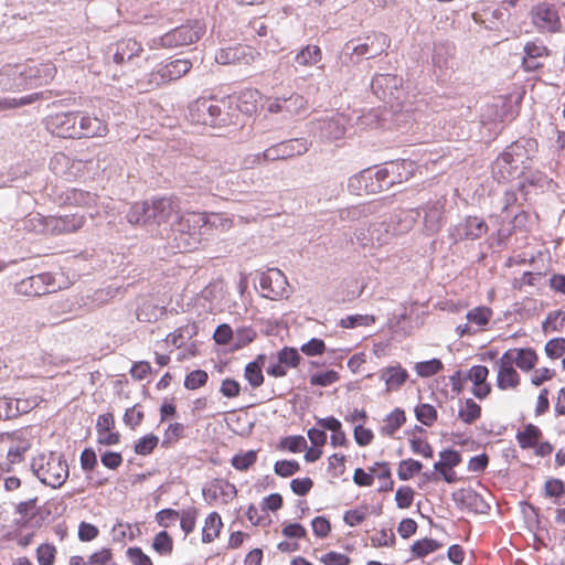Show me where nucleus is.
Segmentation results:
<instances>
[{
    "instance_id": "54",
    "label": "nucleus",
    "mask_w": 565,
    "mask_h": 565,
    "mask_svg": "<svg viewBox=\"0 0 565 565\" xmlns=\"http://www.w3.org/2000/svg\"><path fill=\"white\" fill-rule=\"evenodd\" d=\"M300 359L301 356L297 349L290 347L282 348L277 354V360H279L280 364H284L286 367L298 366Z\"/></svg>"
},
{
    "instance_id": "53",
    "label": "nucleus",
    "mask_w": 565,
    "mask_h": 565,
    "mask_svg": "<svg viewBox=\"0 0 565 565\" xmlns=\"http://www.w3.org/2000/svg\"><path fill=\"white\" fill-rule=\"evenodd\" d=\"M375 322L374 316L371 315H351L341 319L340 326L345 329L355 328L359 326H371Z\"/></svg>"
},
{
    "instance_id": "32",
    "label": "nucleus",
    "mask_w": 565,
    "mask_h": 565,
    "mask_svg": "<svg viewBox=\"0 0 565 565\" xmlns=\"http://www.w3.org/2000/svg\"><path fill=\"white\" fill-rule=\"evenodd\" d=\"M504 353H511L510 362L525 372L532 370L537 362V354L531 348L510 349Z\"/></svg>"
},
{
    "instance_id": "21",
    "label": "nucleus",
    "mask_w": 565,
    "mask_h": 565,
    "mask_svg": "<svg viewBox=\"0 0 565 565\" xmlns=\"http://www.w3.org/2000/svg\"><path fill=\"white\" fill-rule=\"evenodd\" d=\"M424 213V232L426 235L437 234L445 224L444 203L440 200L427 202L424 206L418 207Z\"/></svg>"
},
{
    "instance_id": "61",
    "label": "nucleus",
    "mask_w": 565,
    "mask_h": 565,
    "mask_svg": "<svg viewBox=\"0 0 565 565\" xmlns=\"http://www.w3.org/2000/svg\"><path fill=\"white\" fill-rule=\"evenodd\" d=\"M339 380L338 372L329 370L321 373L312 374L310 377V384L313 386H329Z\"/></svg>"
},
{
    "instance_id": "41",
    "label": "nucleus",
    "mask_w": 565,
    "mask_h": 565,
    "mask_svg": "<svg viewBox=\"0 0 565 565\" xmlns=\"http://www.w3.org/2000/svg\"><path fill=\"white\" fill-rule=\"evenodd\" d=\"M565 492V483L557 478H550L545 481L543 488L544 497L552 499L553 503L559 504Z\"/></svg>"
},
{
    "instance_id": "33",
    "label": "nucleus",
    "mask_w": 565,
    "mask_h": 565,
    "mask_svg": "<svg viewBox=\"0 0 565 565\" xmlns=\"http://www.w3.org/2000/svg\"><path fill=\"white\" fill-rule=\"evenodd\" d=\"M98 196L95 193L81 189H67L63 193V202L68 205L90 207L97 203Z\"/></svg>"
},
{
    "instance_id": "1",
    "label": "nucleus",
    "mask_w": 565,
    "mask_h": 565,
    "mask_svg": "<svg viewBox=\"0 0 565 565\" xmlns=\"http://www.w3.org/2000/svg\"><path fill=\"white\" fill-rule=\"evenodd\" d=\"M256 105L249 104L243 109L232 98H199L189 107L191 121L211 127L237 125L239 111L250 113Z\"/></svg>"
},
{
    "instance_id": "27",
    "label": "nucleus",
    "mask_w": 565,
    "mask_h": 565,
    "mask_svg": "<svg viewBox=\"0 0 565 565\" xmlns=\"http://www.w3.org/2000/svg\"><path fill=\"white\" fill-rule=\"evenodd\" d=\"M524 168L514 163L503 152L492 163V175L498 182H508L516 179L524 172Z\"/></svg>"
},
{
    "instance_id": "16",
    "label": "nucleus",
    "mask_w": 565,
    "mask_h": 565,
    "mask_svg": "<svg viewBox=\"0 0 565 565\" xmlns=\"http://www.w3.org/2000/svg\"><path fill=\"white\" fill-rule=\"evenodd\" d=\"M309 150L308 141L303 138L285 140L275 143L264 150L265 160H287L295 156H301Z\"/></svg>"
},
{
    "instance_id": "9",
    "label": "nucleus",
    "mask_w": 565,
    "mask_h": 565,
    "mask_svg": "<svg viewBox=\"0 0 565 565\" xmlns=\"http://www.w3.org/2000/svg\"><path fill=\"white\" fill-rule=\"evenodd\" d=\"M55 290V278L51 273L30 276L14 286L15 294L28 297H40Z\"/></svg>"
},
{
    "instance_id": "43",
    "label": "nucleus",
    "mask_w": 565,
    "mask_h": 565,
    "mask_svg": "<svg viewBox=\"0 0 565 565\" xmlns=\"http://www.w3.org/2000/svg\"><path fill=\"white\" fill-rule=\"evenodd\" d=\"M480 416L481 407L472 398L466 399L463 407L458 412V417L468 425L473 424Z\"/></svg>"
},
{
    "instance_id": "4",
    "label": "nucleus",
    "mask_w": 565,
    "mask_h": 565,
    "mask_svg": "<svg viewBox=\"0 0 565 565\" xmlns=\"http://www.w3.org/2000/svg\"><path fill=\"white\" fill-rule=\"evenodd\" d=\"M209 225V217L201 212L180 214L171 227L177 233L174 239L180 252H191L198 248L202 239V230Z\"/></svg>"
},
{
    "instance_id": "28",
    "label": "nucleus",
    "mask_w": 565,
    "mask_h": 565,
    "mask_svg": "<svg viewBox=\"0 0 565 565\" xmlns=\"http://www.w3.org/2000/svg\"><path fill=\"white\" fill-rule=\"evenodd\" d=\"M510 360L511 353H503L498 361L497 385L500 390L515 388L520 383V376Z\"/></svg>"
},
{
    "instance_id": "24",
    "label": "nucleus",
    "mask_w": 565,
    "mask_h": 565,
    "mask_svg": "<svg viewBox=\"0 0 565 565\" xmlns=\"http://www.w3.org/2000/svg\"><path fill=\"white\" fill-rule=\"evenodd\" d=\"M55 75L56 67L51 62L25 65L28 89L50 84Z\"/></svg>"
},
{
    "instance_id": "59",
    "label": "nucleus",
    "mask_w": 565,
    "mask_h": 565,
    "mask_svg": "<svg viewBox=\"0 0 565 565\" xmlns=\"http://www.w3.org/2000/svg\"><path fill=\"white\" fill-rule=\"evenodd\" d=\"M300 470V465L296 460H278L275 462L274 471L282 478L290 477Z\"/></svg>"
},
{
    "instance_id": "30",
    "label": "nucleus",
    "mask_w": 565,
    "mask_h": 565,
    "mask_svg": "<svg viewBox=\"0 0 565 565\" xmlns=\"http://www.w3.org/2000/svg\"><path fill=\"white\" fill-rule=\"evenodd\" d=\"M109 51L113 52V61L116 64H124L138 56L142 52V46L134 39H124L118 41L115 47H110Z\"/></svg>"
},
{
    "instance_id": "31",
    "label": "nucleus",
    "mask_w": 565,
    "mask_h": 565,
    "mask_svg": "<svg viewBox=\"0 0 565 565\" xmlns=\"http://www.w3.org/2000/svg\"><path fill=\"white\" fill-rule=\"evenodd\" d=\"M380 379L385 382L387 391H397L408 379V372L401 364L384 367Z\"/></svg>"
},
{
    "instance_id": "13",
    "label": "nucleus",
    "mask_w": 565,
    "mask_h": 565,
    "mask_svg": "<svg viewBox=\"0 0 565 565\" xmlns=\"http://www.w3.org/2000/svg\"><path fill=\"white\" fill-rule=\"evenodd\" d=\"M152 224L172 223L180 215V200L177 196L158 198L149 202Z\"/></svg>"
},
{
    "instance_id": "45",
    "label": "nucleus",
    "mask_w": 565,
    "mask_h": 565,
    "mask_svg": "<svg viewBox=\"0 0 565 565\" xmlns=\"http://www.w3.org/2000/svg\"><path fill=\"white\" fill-rule=\"evenodd\" d=\"M256 338V331L252 327H241L234 331L233 349L239 350L248 345Z\"/></svg>"
},
{
    "instance_id": "64",
    "label": "nucleus",
    "mask_w": 565,
    "mask_h": 565,
    "mask_svg": "<svg viewBox=\"0 0 565 565\" xmlns=\"http://www.w3.org/2000/svg\"><path fill=\"white\" fill-rule=\"evenodd\" d=\"M565 352V338H554L545 344V353L551 359H558Z\"/></svg>"
},
{
    "instance_id": "51",
    "label": "nucleus",
    "mask_w": 565,
    "mask_h": 565,
    "mask_svg": "<svg viewBox=\"0 0 565 565\" xmlns=\"http://www.w3.org/2000/svg\"><path fill=\"white\" fill-rule=\"evenodd\" d=\"M152 547L159 554L168 555L172 552L173 541L168 532L161 531L154 536Z\"/></svg>"
},
{
    "instance_id": "22",
    "label": "nucleus",
    "mask_w": 565,
    "mask_h": 565,
    "mask_svg": "<svg viewBox=\"0 0 565 565\" xmlns=\"http://www.w3.org/2000/svg\"><path fill=\"white\" fill-rule=\"evenodd\" d=\"M523 52L522 68L525 72H534L543 67L540 58L547 57L551 54L550 49L540 39L526 42Z\"/></svg>"
},
{
    "instance_id": "38",
    "label": "nucleus",
    "mask_w": 565,
    "mask_h": 565,
    "mask_svg": "<svg viewBox=\"0 0 565 565\" xmlns=\"http://www.w3.org/2000/svg\"><path fill=\"white\" fill-rule=\"evenodd\" d=\"M322 56L318 45H307L302 47L295 56V62L301 66H311L320 62Z\"/></svg>"
},
{
    "instance_id": "6",
    "label": "nucleus",
    "mask_w": 565,
    "mask_h": 565,
    "mask_svg": "<svg viewBox=\"0 0 565 565\" xmlns=\"http://www.w3.org/2000/svg\"><path fill=\"white\" fill-rule=\"evenodd\" d=\"M532 24L540 33H557L562 29V22L554 4L540 2L530 11Z\"/></svg>"
},
{
    "instance_id": "5",
    "label": "nucleus",
    "mask_w": 565,
    "mask_h": 565,
    "mask_svg": "<svg viewBox=\"0 0 565 565\" xmlns=\"http://www.w3.org/2000/svg\"><path fill=\"white\" fill-rule=\"evenodd\" d=\"M205 33V24L200 20H193L186 24L177 26L151 41L152 49H179L196 43Z\"/></svg>"
},
{
    "instance_id": "62",
    "label": "nucleus",
    "mask_w": 565,
    "mask_h": 565,
    "mask_svg": "<svg viewBox=\"0 0 565 565\" xmlns=\"http://www.w3.org/2000/svg\"><path fill=\"white\" fill-rule=\"evenodd\" d=\"M414 490L411 487H399L395 493L396 505L399 509H407L412 505L414 500Z\"/></svg>"
},
{
    "instance_id": "23",
    "label": "nucleus",
    "mask_w": 565,
    "mask_h": 565,
    "mask_svg": "<svg viewBox=\"0 0 565 565\" xmlns=\"http://www.w3.org/2000/svg\"><path fill=\"white\" fill-rule=\"evenodd\" d=\"M0 87L2 90L28 89L25 65H4L0 70Z\"/></svg>"
},
{
    "instance_id": "2",
    "label": "nucleus",
    "mask_w": 565,
    "mask_h": 565,
    "mask_svg": "<svg viewBox=\"0 0 565 565\" xmlns=\"http://www.w3.org/2000/svg\"><path fill=\"white\" fill-rule=\"evenodd\" d=\"M391 45L388 36L382 32H370L347 41L339 56V72L350 73L351 67L360 64L364 58L380 56Z\"/></svg>"
},
{
    "instance_id": "29",
    "label": "nucleus",
    "mask_w": 565,
    "mask_h": 565,
    "mask_svg": "<svg viewBox=\"0 0 565 565\" xmlns=\"http://www.w3.org/2000/svg\"><path fill=\"white\" fill-rule=\"evenodd\" d=\"M202 493L204 500L209 504H212L220 497H222L223 501L226 503L228 500L236 495L237 490L235 486L228 481H224L223 479H214L210 486L203 488Z\"/></svg>"
},
{
    "instance_id": "55",
    "label": "nucleus",
    "mask_w": 565,
    "mask_h": 565,
    "mask_svg": "<svg viewBox=\"0 0 565 565\" xmlns=\"http://www.w3.org/2000/svg\"><path fill=\"white\" fill-rule=\"evenodd\" d=\"M12 470L10 463H0V480H3L6 491H14L21 486V480L18 477L10 476Z\"/></svg>"
},
{
    "instance_id": "47",
    "label": "nucleus",
    "mask_w": 565,
    "mask_h": 565,
    "mask_svg": "<svg viewBox=\"0 0 565 565\" xmlns=\"http://www.w3.org/2000/svg\"><path fill=\"white\" fill-rule=\"evenodd\" d=\"M257 461V451L248 450L246 452H239L233 456L231 463L239 471H246Z\"/></svg>"
},
{
    "instance_id": "34",
    "label": "nucleus",
    "mask_w": 565,
    "mask_h": 565,
    "mask_svg": "<svg viewBox=\"0 0 565 565\" xmlns=\"http://www.w3.org/2000/svg\"><path fill=\"white\" fill-rule=\"evenodd\" d=\"M369 232L371 233L372 247L382 246L393 237L388 221H377L370 224Z\"/></svg>"
},
{
    "instance_id": "15",
    "label": "nucleus",
    "mask_w": 565,
    "mask_h": 565,
    "mask_svg": "<svg viewBox=\"0 0 565 565\" xmlns=\"http://www.w3.org/2000/svg\"><path fill=\"white\" fill-rule=\"evenodd\" d=\"M402 78L393 74H376L371 81L372 92L382 100L401 99Z\"/></svg>"
},
{
    "instance_id": "40",
    "label": "nucleus",
    "mask_w": 565,
    "mask_h": 565,
    "mask_svg": "<svg viewBox=\"0 0 565 565\" xmlns=\"http://www.w3.org/2000/svg\"><path fill=\"white\" fill-rule=\"evenodd\" d=\"M222 527V520L217 512H212L205 519L202 531V542L211 543L218 534Z\"/></svg>"
},
{
    "instance_id": "12",
    "label": "nucleus",
    "mask_w": 565,
    "mask_h": 565,
    "mask_svg": "<svg viewBox=\"0 0 565 565\" xmlns=\"http://www.w3.org/2000/svg\"><path fill=\"white\" fill-rule=\"evenodd\" d=\"M382 179L379 175V169H364L352 175L348 181V189L356 195L374 194L384 191Z\"/></svg>"
},
{
    "instance_id": "58",
    "label": "nucleus",
    "mask_w": 565,
    "mask_h": 565,
    "mask_svg": "<svg viewBox=\"0 0 565 565\" xmlns=\"http://www.w3.org/2000/svg\"><path fill=\"white\" fill-rule=\"evenodd\" d=\"M492 316V310L488 307H477L467 313V319L477 326H486Z\"/></svg>"
},
{
    "instance_id": "7",
    "label": "nucleus",
    "mask_w": 565,
    "mask_h": 565,
    "mask_svg": "<svg viewBox=\"0 0 565 565\" xmlns=\"http://www.w3.org/2000/svg\"><path fill=\"white\" fill-rule=\"evenodd\" d=\"M416 164L412 160H396L384 164L379 168V175L382 179V186L388 190L394 184H399L407 181L414 173Z\"/></svg>"
},
{
    "instance_id": "50",
    "label": "nucleus",
    "mask_w": 565,
    "mask_h": 565,
    "mask_svg": "<svg viewBox=\"0 0 565 565\" xmlns=\"http://www.w3.org/2000/svg\"><path fill=\"white\" fill-rule=\"evenodd\" d=\"M36 561L39 565H54L56 547L50 543H43L36 548Z\"/></svg>"
},
{
    "instance_id": "63",
    "label": "nucleus",
    "mask_w": 565,
    "mask_h": 565,
    "mask_svg": "<svg viewBox=\"0 0 565 565\" xmlns=\"http://www.w3.org/2000/svg\"><path fill=\"white\" fill-rule=\"evenodd\" d=\"M71 159L65 153L58 152L50 161L51 170L57 175H64L70 167Z\"/></svg>"
},
{
    "instance_id": "20",
    "label": "nucleus",
    "mask_w": 565,
    "mask_h": 565,
    "mask_svg": "<svg viewBox=\"0 0 565 565\" xmlns=\"http://www.w3.org/2000/svg\"><path fill=\"white\" fill-rule=\"evenodd\" d=\"M488 231L487 223L477 216H467L460 223H458L452 232V238L457 241L463 239H478Z\"/></svg>"
},
{
    "instance_id": "35",
    "label": "nucleus",
    "mask_w": 565,
    "mask_h": 565,
    "mask_svg": "<svg viewBox=\"0 0 565 565\" xmlns=\"http://www.w3.org/2000/svg\"><path fill=\"white\" fill-rule=\"evenodd\" d=\"M127 220L130 224H152L149 202L135 203L127 213Z\"/></svg>"
},
{
    "instance_id": "8",
    "label": "nucleus",
    "mask_w": 565,
    "mask_h": 565,
    "mask_svg": "<svg viewBox=\"0 0 565 565\" xmlns=\"http://www.w3.org/2000/svg\"><path fill=\"white\" fill-rule=\"evenodd\" d=\"M192 68V62L188 58H178L166 64H160L149 74V84L160 86L177 81L188 74Z\"/></svg>"
},
{
    "instance_id": "19",
    "label": "nucleus",
    "mask_w": 565,
    "mask_h": 565,
    "mask_svg": "<svg viewBox=\"0 0 565 565\" xmlns=\"http://www.w3.org/2000/svg\"><path fill=\"white\" fill-rule=\"evenodd\" d=\"M77 117L78 111L61 113L50 116L46 121L47 128L53 135L60 138H77Z\"/></svg>"
},
{
    "instance_id": "49",
    "label": "nucleus",
    "mask_w": 565,
    "mask_h": 565,
    "mask_svg": "<svg viewBox=\"0 0 565 565\" xmlns=\"http://www.w3.org/2000/svg\"><path fill=\"white\" fill-rule=\"evenodd\" d=\"M451 47L444 44H436L434 47L433 63L439 70L449 67V60L451 58Z\"/></svg>"
},
{
    "instance_id": "37",
    "label": "nucleus",
    "mask_w": 565,
    "mask_h": 565,
    "mask_svg": "<svg viewBox=\"0 0 565 565\" xmlns=\"http://www.w3.org/2000/svg\"><path fill=\"white\" fill-rule=\"evenodd\" d=\"M264 360V355H258L255 361L249 362L245 366L244 376L254 388L259 387L264 383V375L262 371Z\"/></svg>"
},
{
    "instance_id": "10",
    "label": "nucleus",
    "mask_w": 565,
    "mask_h": 565,
    "mask_svg": "<svg viewBox=\"0 0 565 565\" xmlns=\"http://www.w3.org/2000/svg\"><path fill=\"white\" fill-rule=\"evenodd\" d=\"M260 57V53L248 45H233L220 49L215 61L222 65H249Z\"/></svg>"
},
{
    "instance_id": "46",
    "label": "nucleus",
    "mask_w": 565,
    "mask_h": 565,
    "mask_svg": "<svg viewBox=\"0 0 565 565\" xmlns=\"http://www.w3.org/2000/svg\"><path fill=\"white\" fill-rule=\"evenodd\" d=\"M441 544L433 539L417 540L413 543L411 551L415 557H424L440 548Z\"/></svg>"
},
{
    "instance_id": "56",
    "label": "nucleus",
    "mask_w": 565,
    "mask_h": 565,
    "mask_svg": "<svg viewBox=\"0 0 565 565\" xmlns=\"http://www.w3.org/2000/svg\"><path fill=\"white\" fill-rule=\"evenodd\" d=\"M158 443L159 438L156 435H146L135 444V452L137 455L147 456L153 451Z\"/></svg>"
},
{
    "instance_id": "25",
    "label": "nucleus",
    "mask_w": 565,
    "mask_h": 565,
    "mask_svg": "<svg viewBox=\"0 0 565 565\" xmlns=\"http://www.w3.org/2000/svg\"><path fill=\"white\" fill-rule=\"evenodd\" d=\"M77 139L104 137L108 132L107 124L85 113H78L77 117Z\"/></svg>"
},
{
    "instance_id": "3",
    "label": "nucleus",
    "mask_w": 565,
    "mask_h": 565,
    "mask_svg": "<svg viewBox=\"0 0 565 565\" xmlns=\"http://www.w3.org/2000/svg\"><path fill=\"white\" fill-rule=\"evenodd\" d=\"M32 473L45 486L61 488L70 476L68 465L63 454L43 452L31 461Z\"/></svg>"
},
{
    "instance_id": "57",
    "label": "nucleus",
    "mask_w": 565,
    "mask_h": 565,
    "mask_svg": "<svg viewBox=\"0 0 565 565\" xmlns=\"http://www.w3.org/2000/svg\"><path fill=\"white\" fill-rule=\"evenodd\" d=\"M85 223V217L83 215H65L61 217L58 221V228L63 232H75L79 230Z\"/></svg>"
},
{
    "instance_id": "44",
    "label": "nucleus",
    "mask_w": 565,
    "mask_h": 565,
    "mask_svg": "<svg viewBox=\"0 0 565 565\" xmlns=\"http://www.w3.org/2000/svg\"><path fill=\"white\" fill-rule=\"evenodd\" d=\"M422 469L423 463L420 461L411 458L405 459L398 465L397 476L401 480L406 481L419 473Z\"/></svg>"
},
{
    "instance_id": "14",
    "label": "nucleus",
    "mask_w": 565,
    "mask_h": 565,
    "mask_svg": "<svg viewBox=\"0 0 565 565\" xmlns=\"http://www.w3.org/2000/svg\"><path fill=\"white\" fill-rule=\"evenodd\" d=\"M287 286L288 280L278 268H269L259 275V287L265 298L277 299L285 297Z\"/></svg>"
},
{
    "instance_id": "48",
    "label": "nucleus",
    "mask_w": 565,
    "mask_h": 565,
    "mask_svg": "<svg viewBox=\"0 0 565 565\" xmlns=\"http://www.w3.org/2000/svg\"><path fill=\"white\" fill-rule=\"evenodd\" d=\"M415 416L423 425L430 427L437 419V411L433 405L424 403L416 406Z\"/></svg>"
},
{
    "instance_id": "36",
    "label": "nucleus",
    "mask_w": 565,
    "mask_h": 565,
    "mask_svg": "<svg viewBox=\"0 0 565 565\" xmlns=\"http://www.w3.org/2000/svg\"><path fill=\"white\" fill-rule=\"evenodd\" d=\"M542 436L541 429L533 425L527 424L522 431H518L516 440L522 449L534 448Z\"/></svg>"
},
{
    "instance_id": "18",
    "label": "nucleus",
    "mask_w": 565,
    "mask_h": 565,
    "mask_svg": "<svg viewBox=\"0 0 565 565\" xmlns=\"http://www.w3.org/2000/svg\"><path fill=\"white\" fill-rule=\"evenodd\" d=\"M452 500L460 509H466L476 514H487L490 504L484 498L471 488H462L452 493Z\"/></svg>"
},
{
    "instance_id": "11",
    "label": "nucleus",
    "mask_w": 565,
    "mask_h": 565,
    "mask_svg": "<svg viewBox=\"0 0 565 565\" xmlns=\"http://www.w3.org/2000/svg\"><path fill=\"white\" fill-rule=\"evenodd\" d=\"M348 119L343 114H333L319 118L313 126L315 134L326 141H335L344 137Z\"/></svg>"
},
{
    "instance_id": "42",
    "label": "nucleus",
    "mask_w": 565,
    "mask_h": 565,
    "mask_svg": "<svg viewBox=\"0 0 565 565\" xmlns=\"http://www.w3.org/2000/svg\"><path fill=\"white\" fill-rule=\"evenodd\" d=\"M439 461L434 463L435 471H441L444 468L454 469L461 462V455L454 449H445L439 454Z\"/></svg>"
},
{
    "instance_id": "60",
    "label": "nucleus",
    "mask_w": 565,
    "mask_h": 565,
    "mask_svg": "<svg viewBox=\"0 0 565 565\" xmlns=\"http://www.w3.org/2000/svg\"><path fill=\"white\" fill-rule=\"evenodd\" d=\"M209 375L203 370H194L190 372L184 380V386L188 390H196L206 384Z\"/></svg>"
},
{
    "instance_id": "39",
    "label": "nucleus",
    "mask_w": 565,
    "mask_h": 565,
    "mask_svg": "<svg viewBox=\"0 0 565 565\" xmlns=\"http://www.w3.org/2000/svg\"><path fill=\"white\" fill-rule=\"evenodd\" d=\"M406 422L405 413L401 408H395L384 419L382 433L386 436H393Z\"/></svg>"
},
{
    "instance_id": "26",
    "label": "nucleus",
    "mask_w": 565,
    "mask_h": 565,
    "mask_svg": "<svg viewBox=\"0 0 565 565\" xmlns=\"http://www.w3.org/2000/svg\"><path fill=\"white\" fill-rule=\"evenodd\" d=\"M419 216V209L398 210L394 212L388 220L393 236L408 233L413 230Z\"/></svg>"
},
{
    "instance_id": "17",
    "label": "nucleus",
    "mask_w": 565,
    "mask_h": 565,
    "mask_svg": "<svg viewBox=\"0 0 565 565\" xmlns=\"http://www.w3.org/2000/svg\"><path fill=\"white\" fill-rule=\"evenodd\" d=\"M537 151V141L533 138H520L509 145L503 153L514 163H519L525 170L531 167V161Z\"/></svg>"
},
{
    "instance_id": "52",
    "label": "nucleus",
    "mask_w": 565,
    "mask_h": 565,
    "mask_svg": "<svg viewBox=\"0 0 565 565\" xmlns=\"http://www.w3.org/2000/svg\"><path fill=\"white\" fill-rule=\"evenodd\" d=\"M444 364L438 359H431L429 361L418 362L415 366L416 372L422 377H429L441 371Z\"/></svg>"
}]
</instances>
